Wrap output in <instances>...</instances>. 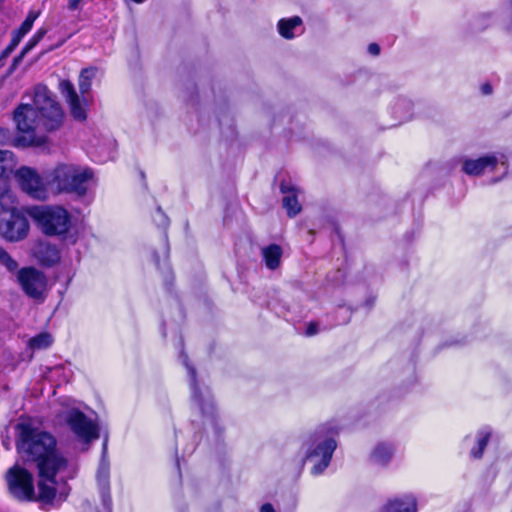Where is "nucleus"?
Wrapping results in <instances>:
<instances>
[{
  "label": "nucleus",
  "mask_w": 512,
  "mask_h": 512,
  "mask_svg": "<svg viewBox=\"0 0 512 512\" xmlns=\"http://www.w3.org/2000/svg\"><path fill=\"white\" fill-rule=\"evenodd\" d=\"M63 112L52 93L45 86H37L32 104H22L14 112L19 136L15 145L39 147L47 142L46 132L58 129Z\"/></svg>",
  "instance_id": "1"
},
{
  "label": "nucleus",
  "mask_w": 512,
  "mask_h": 512,
  "mask_svg": "<svg viewBox=\"0 0 512 512\" xmlns=\"http://www.w3.org/2000/svg\"><path fill=\"white\" fill-rule=\"evenodd\" d=\"M17 450L25 461L37 464L39 476L55 483L58 474H64L68 460L57 450L54 436L34 426L30 421L17 424Z\"/></svg>",
  "instance_id": "2"
},
{
  "label": "nucleus",
  "mask_w": 512,
  "mask_h": 512,
  "mask_svg": "<svg viewBox=\"0 0 512 512\" xmlns=\"http://www.w3.org/2000/svg\"><path fill=\"white\" fill-rule=\"evenodd\" d=\"M5 480L9 493L16 500L21 502L38 501L43 508L64 501L68 495L65 488L57 493L55 487L56 482L51 483L46 478L42 477H40L38 484L39 493L36 495L32 474L18 464H15L7 470Z\"/></svg>",
  "instance_id": "3"
},
{
  "label": "nucleus",
  "mask_w": 512,
  "mask_h": 512,
  "mask_svg": "<svg viewBox=\"0 0 512 512\" xmlns=\"http://www.w3.org/2000/svg\"><path fill=\"white\" fill-rule=\"evenodd\" d=\"M98 69L88 67L81 71L79 75V96L74 85L69 80H61L59 89L69 105L70 113L75 120L84 121L87 118V109L89 105L88 94L91 90L92 81L96 78Z\"/></svg>",
  "instance_id": "4"
},
{
  "label": "nucleus",
  "mask_w": 512,
  "mask_h": 512,
  "mask_svg": "<svg viewBox=\"0 0 512 512\" xmlns=\"http://www.w3.org/2000/svg\"><path fill=\"white\" fill-rule=\"evenodd\" d=\"M28 214L41 231L49 236L64 235L71 227V215L59 205L34 206Z\"/></svg>",
  "instance_id": "5"
},
{
  "label": "nucleus",
  "mask_w": 512,
  "mask_h": 512,
  "mask_svg": "<svg viewBox=\"0 0 512 512\" xmlns=\"http://www.w3.org/2000/svg\"><path fill=\"white\" fill-rule=\"evenodd\" d=\"M93 173L89 168L76 164H60L53 172L52 181L59 192L75 193L83 196L87 192V182Z\"/></svg>",
  "instance_id": "6"
},
{
  "label": "nucleus",
  "mask_w": 512,
  "mask_h": 512,
  "mask_svg": "<svg viewBox=\"0 0 512 512\" xmlns=\"http://www.w3.org/2000/svg\"><path fill=\"white\" fill-rule=\"evenodd\" d=\"M336 441L332 435L317 431L309 440L306 459L313 463L311 473L321 474L329 465L333 452L336 449Z\"/></svg>",
  "instance_id": "7"
},
{
  "label": "nucleus",
  "mask_w": 512,
  "mask_h": 512,
  "mask_svg": "<svg viewBox=\"0 0 512 512\" xmlns=\"http://www.w3.org/2000/svg\"><path fill=\"white\" fill-rule=\"evenodd\" d=\"M71 431L81 440L90 442L99 437L97 425L76 408H68L59 414Z\"/></svg>",
  "instance_id": "8"
},
{
  "label": "nucleus",
  "mask_w": 512,
  "mask_h": 512,
  "mask_svg": "<svg viewBox=\"0 0 512 512\" xmlns=\"http://www.w3.org/2000/svg\"><path fill=\"white\" fill-rule=\"evenodd\" d=\"M29 231L27 219L18 211L0 212V234L8 241L24 239Z\"/></svg>",
  "instance_id": "9"
},
{
  "label": "nucleus",
  "mask_w": 512,
  "mask_h": 512,
  "mask_svg": "<svg viewBox=\"0 0 512 512\" xmlns=\"http://www.w3.org/2000/svg\"><path fill=\"white\" fill-rule=\"evenodd\" d=\"M15 177L21 190L27 195L36 200L47 199V185L34 169L21 167L17 170Z\"/></svg>",
  "instance_id": "10"
},
{
  "label": "nucleus",
  "mask_w": 512,
  "mask_h": 512,
  "mask_svg": "<svg viewBox=\"0 0 512 512\" xmlns=\"http://www.w3.org/2000/svg\"><path fill=\"white\" fill-rule=\"evenodd\" d=\"M18 282L24 292L35 299L41 298L46 290L44 274L35 268H23L17 274Z\"/></svg>",
  "instance_id": "11"
},
{
  "label": "nucleus",
  "mask_w": 512,
  "mask_h": 512,
  "mask_svg": "<svg viewBox=\"0 0 512 512\" xmlns=\"http://www.w3.org/2000/svg\"><path fill=\"white\" fill-rule=\"evenodd\" d=\"M505 157L502 156L498 159L495 155H486L478 159H465L463 161V171L472 176H477L485 172L486 170H493L498 162L505 165Z\"/></svg>",
  "instance_id": "12"
},
{
  "label": "nucleus",
  "mask_w": 512,
  "mask_h": 512,
  "mask_svg": "<svg viewBox=\"0 0 512 512\" xmlns=\"http://www.w3.org/2000/svg\"><path fill=\"white\" fill-rule=\"evenodd\" d=\"M183 363L190 375V385L192 389L193 400L197 403L203 413H210L213 409V405L209 391H205L203 393L200 392L196 383L195 370L188 364L186 356L183 359Z\"/></svg>",
  "instance_id": "13"
},
{
  "label": "nucleus",
  "mask_w": 512,
  "mask_h": 512,
  "mask_svg": "<svg viewBox=\"0 0 512 512\" xmlns=\"http://www.w3.org/2000/svg\"><path fill=\"white\" fill-rule=\"evenodd\" d=\"M33 253L44 265H53L60 259L59 251L56 246L48 242H38L33 248Z\"/></svg>",
  "instance_id": "14"
},
{
  "label": "nucleus",
  "mask_w": 512,
  "mask_h": 512,
  "mask_svg": "<svg viewBox=\"0 0 512 512\" xmlns=\"http://www.w3.org/2000/svg\"><path fill=\"white\" fill-rule=\"evenodd\" d=\"M281 192L284 194L283 206L290 217L297 215L301 211V205L297 200V189L290 183L281 184Z\"/></svg>",
  "instance_id": "15"
},
{
  "label": "nucleus",
  "mask_w": 512,
  "mask_h": 512,
  "mask_svg": "<svg viewBox=\"0 0 512 512\" xmlns=\"http://www.w3.org/2000/svg\"><path fill=\"white\" fill-rule=\"evenodd\" d=\"M416 500L411 495H405L388 501L382 512H416Z\"/></svg>",
  "instance_id": "16"
},
{
  "label": "nucleus",
  "mask_w": 512,
  "mask_h": 512,
  "mask_svg": "<svg viewBox=\"0 0 512 512\" xmlns=\"http://www.w3.org/2000/svg\"><path fill=\"white\" fill-rule=\"evenodd\" d=\"M394 454V448L392 445L387 443H378L370 454V461L379 466L387 465L392 459Z\"/></svg>",
  "instance_id": "17"
},
{
  "label": "nucleus",
  "mask_w": 512,
  "mask_h": 512,
  "mask_svg": "<svg viewBox=\"0 0 512 512\" xmlns=\"http://www.w3.org/2000/svg\"><path fill=\"white\" fill-rule=\"evenodd\" d=\"M282 249L279 245L271 244L262 249V257L269 269H276L281 260Z\"/></svg>",
  "instance_id": "18"
},
{
  "label": "nucleus",
  "mask_w": 512,
  "mask_h": 512,
  "mask_svg": "<svg viewBox=\"0 0 512 512\" xmlns=\"http://www.w3.org/2000/svg\"><path fill=\"white\" fill-rule=\"evenodd\" d=\"M302 20L295 16L289 19H281L278 23V30L281 36L291 39L295 36L294 30L300 27Z\"/></svg>",
  "instance_id": "19"
},
{
  "label": "nucleus",
  "mask_w": 512,
  "mask_h": 512,
  "mask_svg": "<svg viewBox=\"0 0 512 512\" xmlns=\"http://www.w3.org/2000/svg\"><path fill=\"white\" fill-rule=\"evenodd\" d=\"M17 161L13 152L0 150V177L8 172H12L16 167Z\"/></svg>",
  "instance_id": "20"
},
{
  "label": "nucleus",
  "mask_w": 512,
  "mask_h": 512,
  "mask_svg": "<svg viewBox=\"0 0 512 512\" xmlns=\"http://www.w3.org/2000/svg\"><path fill=\"white\" fill-rule=\"evenodd\" d=\"M52 342V336L49 333L44 332L32 337L28 342V346L32 350H41L48 348Z\"/></svg>",
  "instance_id": "21"
},
{
  "label": "nucleus",
  "mask_w": 512,
  "mask_h": 512,
  "mask_svg": "<svg viewBox=\"0 0 512 512\" xmlns=\"http://www.w3.org/2000/svg\"><path fill=\"white\" fill-rule=\"evenodd\" d=\"M15 202V195L11 191L6 190L0 194V206L2 211H17Z\"/></svg>",
  "instance_id": "22"
},
{
  "label": "nucleus",
  "mask_w": 512,
  "mask_h": 512,
  "mask_svg": "<svg viewBox=\"0 0 512 512\" xmlns=\"http://www.w3.org/2000/svg\"><path fill=\"white\" fill-rule=\"evenodd\" d=\"M489 437H490V431L489 430H481L478 434V441H477V445H478V448L477 449H472L471 451V454L474 458H480L483 454V451L488 443V440H489Z\"/></svg>",
  "instance_id": "23"
},
{
  "label": "nucleus",
  "mask_w": 512,
  "mask_h": 512,
  "mask_svg": "<svg viewBox=\"0 0 512 512\" xmlns=\"http://www.w3.org/2000/svg\"><path fill=\"white\" fill-rule=\"evenodd\" d=\"M0 263L9 271H15L18 268V263L10 256V254L0 247Z\"/></svg>",
  "instance_id": "24"
},
{
  "label": "nucleus",
  "mask_w": 512,
  "mask_h": 512,
  "mask_svg": "<svg viewBox=\"0 0 512 512\" xmlns=\"http://www.w3.org/2000/svg\"><path fill=\"white\" fill-rule=\"evenodd\" d=\"M38 16V12L31 11L17 32L23 36L27 34L31 30L33 23L38 18Z\"/></svg>",
  "instance_id": "25"
},
{
  "label": "nucleus",
  "mask_w": 512,
  "mask_h": 512,
  "mask_svg": "<svg viewBox=\"0 0 512 512\" xmlns=\"http://www.w3.org/2000/svg\"><path fill=\"white\" fill-rule=\"evenodd\" d=\"M108 468L106 466H101L97 473V480L100 486L103 488L108 487Z\"/></svg>",
  "instance_id": "26"
},
{
  "label": "nucleus",
  "mask_w": 512,
  "mask_h": 512,
  "mask_svg": "<svg viewBox=\"0 0 512 512\" xmlns=\"http://www.w3.org/2000/svg\"><path fill=\"white\" fill-rule=\"evenodd\" d=\"M317 332H318V324L316 322H311L307 326L305 334L307 336H313V335L317 334Z\"/></svg>",
  "instance_id": "27"
},
{
  "label": "nucleus",
  "mask_w": 512,
  "mask_h": 512,
  "mask_svg": "<svg viewBox=\"0 0 512 512\" xmlns=\"http://www.w3.org/2000/svg\"><path fill=\"white\" fill-rule=\"evenodd\" d=\"M9 140V131L3 128H0V145H4Z\"/></svg>",
  "instance_id": "28"
},
{
  "label": "nucleus",
  "mask_w": 512,
  "mask_h": 512,
  "mask_svg": "<svg viewBox=\"0 0 512 512\" xmlns=\"http://www.w3.org/2000/svg\"><path fill=\"white\" fill-rule=\"evenodd\" d=\"M40 40H38L37 38H35L33 36V38L26 44V46L24 47L23 51H22V54H25L27 53L28 51H30Z\"/></svg>",
  "instance_id": "29"
},
{
  "label": "nucleus",
  "mask_w": 512,
  "mask_h": 512,
  "mask_svg": "<svg viewBox=\"0 0 512 512\" xmlns=\"http://www.w3.org/2000/svg\"><path fill=\"white\" fill-rule=\"evenodd\" d=\"M368 51L372 55H378L380 52V47L376 43H371L368 46Z\"/></svg>",
  "instance_id": "30"
},
{
  "label": "nucleus",
  "mask_w": 512,
  "mask_h": 512,
  "mask_svg": "<svg viewBox=\"0 0 512 512\" xmlns=\"http://www.w3.org/2000/svg\"><path fill=\"white\" fill-rule=\"evenodd\" d=\"M82 0H69L68 2V8L70 10H76L79 8L80 4H81Z\"/></svg>",
  "instance_id": "31"
},
{
  "label": "nucleus",
  "mask_w": 512,
  "mask_h": 512,
  "mask_svg": "<svg viewBox=\"0 0 512 512\" xmlns=\"http://www.w3.org/2000/svg\"><path fill=\"white\" fill-rule=\"evenodd\" d=\"M157 212H158L159 216L161 217L160 224L163 226H166L168 224V220H167L166 216L162 213L160 208H158Z\"/></svg>",
  "instance_id": "32"
},
{
  "label": "nucleus",
  "mask_w": 512,
  "mask_h": 512,
  "mask_svg": "<svg viewBox=\"0 0 512 512\" xmlns=\"http://www.w3.org/2000/svg\"><path fill=\"white\" fill-rule=\"evenodd\" d=\"M410 103L405 101V100H402L400 101L398 104H397V107H396V112H398V110L401 108V107H407V108H410Z\"/></svg>",
  "instance_id": "33"
},
{
  "label": "nucleus",
  "mask_w": 512,
  "mask_h": 512,
  "mask_svg": "<svg viewBox=\"0 0 512 512\" xmlns=\"http://www.w3.org/2000/svg\"><path fill=\"white\" fill-rule=\"evenodd\" d=\"M22 37H23V35H21L20 33L17 32L15 37L12 40L13 46H17L19 44V42L21 41Z\"/></svg>",
  "instance_id": "34"
},
{
  "label": "nucleus",
  "mask_w": 512,
  "mask_h": 512,
  "mask_svg": "<svg viewBox=\"0 0 512 512\" xmlns=\"http://www.w3.org/2000/svg\"><path fill=\"white\" fill-rule=\"evenodd\" d=\"M481 90H482L483 94L488 95V94H490V93H491L492 88H491V86H490L489 84H484V85L481 87Z\"/></svg>",
  "instance_id": "35"
},
{
  "label": "nucleus",
  "mask_w": 512,
  "mask_h": 512,
  "mask_svg": "<svg viewBox=\"0 0 512 512\" xmlns=\"http://www.w3.org/2000/svg\"><path fill=\"white\" fill-rule=\"evenodd\" d=\"M260 512H274V509H273L272 505H270V504H264V505L261 507Z\"/></svg>",
  "instance_id": "36"
},
{
  "label": "nucleus",
  "mask_w": 512,
  "mask_h": 512,
  "mask_svg": "<svg viewBox=\"0 0 512 512\" xmlns=\"http://www.w3.org/2000/svg\"><path fill=\"white\" fill-rule=\"evenodd\" d=\"M45 34H46V30L45 29H39L35 33L34 37L37 38L38 40H41Z\"/></svg>",
  "instance_id": "37"
},
{
  "label": "nucleus",
  "mask_w": 512,
  "mask_h": 512,
  "mask_svg": "<svg viewBox=\"0 0 512 512\" xmlns=\"http://www.w3.org/2000/svg\"><path fill=\"white\" fill-rule=\"evenodd\" d=\"M104 503H105V505L110 506V504H111V498H110V496H109V495H108V498H107V499H106V498H104Z\"/></svg>",
  "instance_id": "38"
},
{
  "label": "nucleus",
  "mask_w": 512,
  "mask_h": 512,
  "mask_svg": "<svg viewBox=\"0 0 512 512\" xmlns=\"http://www.w3.org/2000/svg\"><path fill=\"white\" fill-rule=\"evenodd\" d=\"M15 46H13V43L7 48V53L12 51Z\"/></svg>",
  "instance_id": "39"
}]
</instances>
